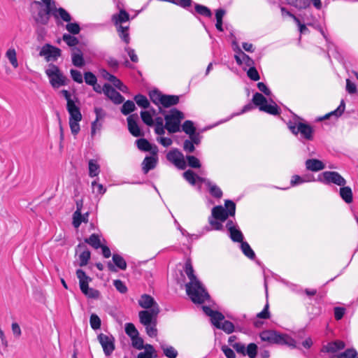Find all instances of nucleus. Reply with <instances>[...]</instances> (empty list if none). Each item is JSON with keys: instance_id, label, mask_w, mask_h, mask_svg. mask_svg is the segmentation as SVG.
<instances>
[{"instance_id": "obj_1", "label": "nucleus", "mask_w": 358, "mask_h": 358, "mask_svg": "<svg viewBox=\"0 0 358 358\" xmlns=\"http://www.w3.org/2000/svg\"><path fill=\"white\" fill-rule=\"evenodd\" d=\"M262 341L268 342L272 344L286 345L292 348H295V341L285 334H278L277 331L271 330L263 331L259 334Z\"/></svg>"}, {"instance_id": "obj_2", "label": "nucleus", "mask_w": 358, "mask_h": 358, "mask_svg": "<svg viewBox=\"0 0 358 358\" xmlns=\"http://www.w3.org/2000/svg\"><path fill=\"white\" fill-rule=\"evenodd\" d=\"M185 286L187 295L194 303H203L209 298L208 292L199 280L189 282Z\"/></svg>"}, {"instance_id": "obj_3", "label": "nucleus", "mask_w": 358, "mask_h": 358, "mask_svg": "<svg viewBox=\"0 0 358 358\" xmlns=\"http://www.w3.org/2000/svg\"><path fill=\"white\" fill-rule=\"evenodd\" d=\"M164 115L165 128L171 133H176L180 131L181 121L185 118L184 114L176 108L171 109L168 114Z\"/></svg>"}, {"instance_id": "obj_4", "label": "nucleus", "mask_w": 358, "mask_h": 358, "mask_svg": "<svg viewBox=\"0 0 358 358\" xmlns=\"http://www.w3.org/2000/svg\"><path fill=\"white\" fill-rule=\"evenodd\" d=\"M45 73L49 78L50 83L53 88H59L67 85L68 79L56 65L50 64L45 70Z\"/></svg>"}, {"instance_id": "obj_5", "label": "nucleus", "mask_w": 358, "mask_h": 358, "mask_svg": "<svg viewBox=\"0 0 358 358\" xmlns=\"http://www.w3.org/2000/svg\"><path fill=\"white\" fill-rule=\"evenodd\" d=\"M225 207L217 206L212 209V216L221 222L225 221L229 216H234L236 212V204L231 200L225 201Z\"/></svg>"}, {"instance_id": "obj_6", "label": "nucleus", "mask_w": 358, "mask_h": 358, "mask_svg": "<svg viewBox=\"0 0 358 358\" xmlns=\"http://www.w3.org/2000/svg\"><path fill=\"white\" fill-rule=\"evenodd\" d=\"M288 128L293 134L297 135L299 133L306 140L311 141L313 138V129L308 124L303 122L296 124L289 122L288 123Z\"/></svg>"}, {"instance_id": "obj_7", "label": "nucleus", "mask_w": 358, "mask_h": 358, "mask_svg": "<svg viewBox=\"0 0 358 358\" xmlns=\"http://www.w3.org/2000/svg\"><path fill=\"white\" fill-rule=\"evenodd\" d=\"M317 180L326 185L334 183L340 187L346 185L345 179L336 171H324L319 176Z\"/></svg>"}, {"instance_id": "obj_8", "label": "nucleus", "mask_w": 358, "mask_h": 358, "mask_svg": "<svg viewBox=\"0 0 358 358\" xmlns=\"http://www.w3.org/2000/svg\"><path fill=\"white\" fill-rule=\"evenodd\" d=\"M98 341L101 344L104 355L110 357L115 350V338L111 334L101 333L97 336Z\"/></svg>"}, {"instance_id": "obj_9", "label": "nucleus", "mask_w": 358, "mask_h": 358, "mask_svg": "<svg viewBox=\"0 0 358 358\" xmlns=\"http://www.w3.org/2000/svg\"><path fill=\"white\" fill-rule=\"evenodd\" d=\"M160 312L159 307L155 306L149 310H141L138 313L140 322L143 325H149L157 323V317Z\"/></svg>"}, {"instance_id": "obj_10", "label": "nucleus", "mask_w": 358, "mask_h": 358, "mask_svg": "<svg viewBox=\"0 0 358 358\" xmlns=\"http://www.w3.org/2000/svg\"><path fill=\"white\" fill-rule=\"evenodd\" d=\"M166 159L180 170H184L187 167V164L183 154L177 148L170 150L166 154Z\"/></svg>"}, {"instance_id": "obj_11", "label": "nucleus", "mask_w": 358, "mask_h": 358, "mask_svg": "<svg viewBox=\"0 0 358 358\" xmlns=\"http://www.w3.org/2000/svg\"><path fill=\"white\" fill-rule=\"evenodd\" d=\"M40 56H44L48 62L56 60L61 55V50L50 44H45L41 48Z\"/></svg>"}, {"instance_id": "obj_12", "label": "nucleus", "mask_w": 358, "mask_h": 358, "mask_svg": "<svg viewBox=\"0 0 358 358\" xmlns=\"http://www.w3.org/2000/svg\"><path fill=\"white\" fill-rule=\"evenodd\" d=\"M103 92L107 96L108 99H110L115 104H120L122 103L124 98L116 91L111 85L109 84H105L103 86Z\"/></svg>"}, {"instance_id": "obj_13", "label": "nucleus", "mask_w": 358, "mask_h": 358, "mask_svg": "<svg viewBox=\"0 0 358 358\" xmlns=\"http://www.w3.org/2000/svg\"><path fill=\"white\" fill-rule=\"evenodd\" d=\"M138 118V116L137 114L131 115L127 117L128 129L135 137L143 136L144 135L136 122Z\"/></svg>"}, {"instance_id": "obj_14", "label": "nucleus", "mask_w": 358, "mask_h": 358, "mask_svg": "<svg viewBox=\"0 0 358 358\" xmlns=\"http://www.w3.org/2000/svg\"><path fill=\"white\" fill-rule=\"evenodd\" d=\"M112 259L114 264H112L110 262H108L107 263V267L110 271L116 272L117 269L115 266H117L118 268L121 270H126L127 262L121 255L118 254H113Z\"/></svg>"}, {"instance_id": "obj_15", "label": "nucleus", "mask_w": 358, "mask_h": 358, "mask_svg": "<svg viewBox=\"0 0 358 358\" xmlns=\"http://www.w3.org/2000/svg\"><path fill=\"white\" fill-rule=\"evenodd\" d=\"M76 275L79 280V285L81 292L83 294H87V291L90 289L89 282L91 281V278L87 276L84 271L82 269H78L76 271Z\"/></svg>"}, {"instance_id": "obj_16", "label": "nucleus", "mask_w": 358, "mask_h": 358, "mask_svg": "<svg viewBox=\"0 0 358 358\" xmlns=\"http://www.w3.org/2000/svg\"><path fill=\"white\" fill-rule=\"evenodd\" d=\"M138 305L144 309H153L155 306L159 307L154 298L149 294L141 295L138 300Z\"/></svg>"}, {"instance_id": "obj_17", "label": "nucleus", "mask_w": 358, "mask_h": 358, "mask_svg": "<svg viewBox=\"0 0 358 358\" xmlns=\"http://www.w3.org/2000/svg\"><path fill=\"white\" fill-rule=\"evenodd\" d=\"M157 163V157L156 155L147 156L142 162V170L145 174L148 173L150 170L154 169Z\"/></svg>"}, {"instance_id": "obj_18", "label": "nucleus", "mask_w": 358, "mask_h": 358, "mask_svg": "<svg viewBox=\"0 0 358 358\" xmlns=\"http://www.w3.org/2000/svg\"><path fill=\"white\" fill-rule=\"evenodd\" d=\"M52 14V10L41 8L38 10L37 15L34 17L35 21L38 24H47L50 20V14Z\"/></svg>"}, {"instance_id": "obj_19", "label": "nucleus", "mask_w": 358, "mask_h": 358, "mask_svg": "<svg viewBox=\"0 0 358 358\" xmlns=\"http://www.w3.org/2000/svg\"><path fill=\"white\" fill-rule=\"evenodd\" d=\"M137 147L139 150L146 152H151L152 155H157L158 149L156 145L154 147L145 138H140L136 141Z\"/></svg>"}, {"instance_id": "obj_20", "label": "nucleus", "mask_w": 358, "mask_h": 358, "mask_svg": "<svg viewBox=\"0 0 358 358\" xmlns=\"http://www.w3.org/2000/svg\"><path fill=\"white\" fill-rule=\"evenodd\" d=\"M66 109L69 113V120L76 121H80L82 120V114L80 108L75 102L66 104Z\"/></svg>"}, {"instance_id": "obj_21", "label": "nucleus", "mask_w": 358, "mask_h": 358, "mask_svg": "<svg viewBox=\"0 0 358 358\" xmlns=\"http://www.w3.org/2000/svg\"><path fill=\"white\" fill-rule=\"evenodd\" d=\"M71 59L73 64L76 67L81 68L85 65L83 55L79 48L72 49Z\"/></svg>"}, {"instance_id": "obj_22", "label": "nucleus", "mask_w": 358, "mask_h": 358, "mask_svg": "<svg viewBox=\"0 0 358 358\" xmlns=\"http://www.w3.org/2000/svg\"><path fill=\"white\" fill-rule=\"evenodd\" d=\"M94 113L96 114V119L92 123V127H91V134L92 136H94L96 133V129H100L101 124H98V121L99 120L103 119L105 117V112L101 108H97L96 107L94 108Z\"/></svg>"}, {"instance_id": "obj_23", "label": "nucleus", "mask_w": 358, "mask_h": 358, "mask_svg": "<svg viewBox=\"0 0 358 358\" xmlns=\"http://www.w3.org/2000/svg\"><path fill=\"white\" fill-rule=\"evenodd\" d=\"M306 167L311 171H319L325 168L324 163L316 159H309L306 161Z\"/></svg>"}, {"instance_id": "obj_24", "label": "nucleus", "mask_w": 358, "mask_h": 358, "mask_svg": "<svg viewBox=\"0 0 358 358\" xmlns=\"http://www.w3.org/2000/svg\"><path fill=\"white\" fill-rule=\"evenodd\" d=\"M149 95L151 101L159 107V113L164 114L166 111L161 107L164 94L158 90H152L150 92Z\"/></svg>"}, {"instance_id": "obj_25", "label": "nucleus", "mask_w": 358, "mask_h": 358, "mask_svg": "<svg viewBox=\"0 0 358 358\" xmlns=\"http://www.w3.org/2000/svg\"><path fill=\"white\" fill-rule=\"evenodd\" d=\"M345 343L341 341H336L329 343L322 348L323 352H336L338 350H343L345 348Z\"/></svg>"}, {"instance_id": "obj_26", "label": "nucleus", "mask_w": 358, "mask_h": 358, "mask_svg": "<svg viewBox=\"0 0 358 358\" xmlns=\"http://www.w3.org/2000/svg\"><path fill=\"white\" fill-rule=\"evenodd\" d=\"M76 210L73 214V225L75 228H78L80 225V217H81V210L83 206V199H78L76 202Z\"/></svg>"}, {"instance_id": "obj_27", "label": "nucleus", "mask_w": 358, "mask_h": 358, "mask_svg": "<svg viewBox=\"0 0 358 358\" xmlns=\"http://www.w3.org/2000/svg\"><path fill=\"white\" fill-rule=\"evenodd\" d=\"M112 20L117 27L119 25H122V23L129 21V15L126 10L122 9L120 10L119 13L113 15Z\"/></svg>"}, {"instance_id": "obj_28", "label": "nucleus", "mask_w": 358, "mask_h": 358, "mask_svg": "<svg viewBox=\"0 0 358 358\" xmlns=\"http://www.w3.org/2000/svg\"><path fill=\"white\" fill-rule=\"evenodd\" d=\"M180 98L177 95L164 94L161 106L164 108H169L179 103Z\"/></svg>"}, {"instance_id": "obj_29", "label": "nucleus", "mask_w": 358, "mask_h": 358, "mask_svg": "<svg viewBox=\"0 0 358 358\" xmlns=\"http://www.w3.org/2000/svg\"><path fill=\"white\" fill-rule=\"evenodd\" d=\"M339 194L342 199L347 203H351L353 201L352 189L350 187L341 186Z\"/></svg>"}, {"instance_id": "obj_30", "label": "nucleus", "mask_w": 358, "mask_h": 358, "mask_svg": "<svg viewBox=\"0 0 358 358\" xmlns=\"http://www.w3.org/2000/svg\"><path fill=\"white\" fill-rule=\"evenodd\" d=\"M52 15L56 18H61L63 21L69 22L71 20L70 14L63 8H54Z\"/></svg>"}, {"instance_id": "obj_31", "label": "nucleus", "mask_w": 358, "mask_h": 358, "mask_svg": "<svg viewBox=\"0 0 358 358\" xmlns=\"http://www.w3.org/2000/svg\"><path fill=\"white\" fill-rule=\"evenodd\" d=\"M117 31L119 34V36L126 43L129 44L130 41V37L129 34V27L119 25L117 27Z\"/></svg>"}, {"instance_id": "obj_32", "label": "nucleus", "mask_w": 358, "mask_h": 358, "mask_svg": "<svg viewBox=\"0 0 358 358\" xmlns=\"http://www.w3.org/2000/svg\"><path fill=\"white\" fill-rule=\"evenodd\" d=\"M287 3L299 10L306 9L310 6V0H287Z\"/></svg>"}, {"instance_id": "obj_33", "label": "nucleus", "mask_w": 358, "mask_h": 358, "mask_svg": "<svg viewBox=\"0 0 358 358\" xmlns=\"http://www.w3.org/2000/svg\"><path fill=\"white\" fill-rule=\"evenodd\" d=\"M261 111L266 112L271 115L280 114V108L275 103L273 104H268V103H266L264 106L261 107Z\"/></svg>"}, {"instance_id": "obj_34", "label": "nucleus", "mask_w": 358, "mask_h": 358, "mask_svg": "<svg viewBox=\"0 0 358 358\" xmlns=\"http://www.w3.org/2000/svg\"><path fill=\"white\" fill-rule=\"evenodd\" d=\"M85 242L95 249H98L101 247L99 237L97 234H92L89 238H85Z\"/></svg>"}, {"instance_id": "obj_35", "label": "nucleus", "mask_w": 358, "mask_h": 358, "mask_svg": "<svg viewBox=\"0 0 358 358\" xmlns=\"http://www.w3.org/2000/svg\"><path fill=\"white\" fill-rule=\"evenodd\" d=\"M225 10L222 8L217 9L215 12V17H216V24L215 27L217 30L222 31V18L225 15Z\"/></svg>"}, {"instance_id": "obj_36", "label": "nucleus", "mask_w": 358, "mask_h": 358, "mask_svg": "<svg viewBox=\"0 0 358 358\" xmlns=\"http://www.w3.org/2000/svg\"><path fill=\"white\" fill-rule=\"evenodd\" d=\"M136 109L135 103L133 101L128 100L125 101L121 108V112L122 114L127 115L134 111Z\"/></svg>"}, {"instance_id": "obj_37", "label": "nucleus", "mask_w": 358, "mask_h": 358, "mask_svg": "<svg viewBox=\"0 0 358 358\" xmlns=\"http://www.w3.org/2000/svg\"><path fill=\"white\" fill-rule=\"evenodd\" d=\"M345 108V103L344 100H342L341 101V103L338 106V107L336 110H334V111H332V112L325 115L324 118V119H327V118H329L331 115H334L336 117H338L341 116L342 114L344 113Z\"/></svg>"}, {"instance_id": "obj_38", "label": "nucleus", "mask_w": 358, "mask_h": 358, "mask_svg": "<svg viewBox=\"0 0 358 358\" xmlns=\"http://www.w3.org/2000/svg\"><path fill=\"white\" fill-rule=\"evenodd\" d=\"M252 102L255 106H259V110H261V107L267 103V100L262 94L256 92L253 95Z\"/></svg>"}, {"instance_id": "obj_39", "label": "nucleus", "mask_w": 358, "mask_h": 358, "mask_svg": "<svg viewBox=\"0 0 358 358\" xmlns=\"http://www.w3.org/2000/svg\"><path fill=\"white\" fill-rule=\"evenodd\" d=\"M99 173V165L97 164V162L94 159H90L89 161V176L90 177H95L98 176Z\"/></svg>"}, {"instance_id": "obj_40", "label": "nucleus", "mask_w": 358, "mask_h": 358, "mask_svg": "<svg viewBox=\"0 0 358 358\" xmlns=\"http://www.w3.org/2000/svg\"><path fill=\"white\" fill-rule=\"evenodd\" d=\"M134 101L137 105L143 108H149L150 103L147 97L144 95L138 94L134 96Z\"/></svg>"}, {"instance_id": "obj_41", "label": "nucleus", "mask_w": 358, "mask_h": 358, "mask_svg": "<svg viewBox=\"0 0 358 358\" xmlns=\"http://www.w3.org/2000/svg\"><path fill=\"white\" fill-rule=\"evenodd\" d=\"M6 56L14 68H17L18 66L16 51L15 49H8L6 53Z\"/></svg>"}, {"instance_id": "obj_42", "label": "nucleus", "mask_w": 358, "mask_h": 358, "mask_svg": "<svg viewBox=\"0 0 358 358\" xmlns=\"http://www.w3.org/2000/svg\"><path fill=\"white\" fill-rule=\"evenodd\" d=\"M185 270L187 275L189 279V282L198 281L196 277L194 274V269L189 260L186 262Z\"/></svg>"}, {"instance_id": "obj_43", "label": "nucleus", "mask_w": 358, "mask_h": 358, "mask_svg": "<svg viewBox=\"0 0 358 358\" xmlns=\"http://www.w3.org/2000/svg\"><path fill=\"white\" fill-rule=\"evenodd\" d=\"M183 178L192 185L196 183V174L192 170L189 169L182 173Z\"/></svg>"}, {"instance_id": "obj_44", "label": "nucleus", "mask_w": 358, "mask_h": 358, "mask_svg": "<svg viewBox=\"0 0 358 358\" xmlns=\"http://www.w3.org/2000/svg\"><path fill=\"white\" fill-rule=\"evenodd\" d=\"M241 250L243 254L248 258L253 259L255 257L254 251L250 248V245L247 242L243 241L241 245Z\"/></svg>"}, {"instance_id": "obj_45", "label": "nucleus", "mask_w": 358, "mask_h": 358, "mask_svg": "<svg viewBox=\"0 0 358 358\" xmlns=\"http://www.w3.org/2000/svg\"><path fill=\"white\" fill-rule=\"evenodd\" d=\"M357 355L354 348L347 349L345 352L334 355L332 358H355Z\"/></svg>"}, {"instance_id": "obj_46", "label": "nucleus", "mask_w": 358, "mask_h": 358, "mask_svg": "<svg viewBox=\"0 0 358 358\" xmlns=\"http://www.w3.org/2000/svg\"><path fill=\"white\" fill-rule=\"evenodd\" d=\"M62 40L70 47H75L78 44V39L69 34H64L62 36Z\"/></svg>"}, {"instance_id": "obj_47", "label": "nucleus", "mask_w": 358, "mask_h": 358, "mask_svg": "<svg viewBox=\"0 0 358 358\" xmlns=\"http://www.w3.org/2000/svg\"><path fill=\"white\" fill-rule=\"evenodd\" d=\"M125 333L130 337V338H133L134 337H136V336L139 335V333L132 323H127L125 324Z\"/></svg>"}, {"instance_id": "obj_48", "label": "nucleus", "mask_w": 358, "mask_h": 358, "mask_svg": "<svg viewBox=\"0 0 358 358\" xmlns=\"http://www.w3.org/2000/svg\"><path fill=\"white\" fill-rule=\"evenodd\" d=\"M182 131L188 135L193 134L196 132V129L191 120H186L182 125Z\"/></svg>"}, {"instance_id": "obj_49", "label": "nucleus", "mask_w": 358, "mask_h": 358, "mask_svg": "<svg viewBox=\"0 0 358 358\" xmlns=\"http://www.w3.org/2000/svg\"><path fill=\"white\" fill-rule=\"evenodd\" d=\"M207 187H208L209 192L213 196L217 199H220L222 196V191L216 185L213 184L210 182V185H208Z\"/></svg>"}, {"instance_id": "obj_50", "label": "nucleus", "mask_w": 358, "mask_h": 358, "mask_svg": "<svg viewBox=\"0 0 358 358\" xmlns=\"http://www.w3.org/2000/svg\"><path fill=\"white\" fill-rule=\"evenodd\" d=\"M90 252L87 249H85L79 255V265L80 266L87 265L90 259Z\"/></svg>"}, {"instance_id": "obj_51", "label": "nucleus", "mask_w": 358, "mask_h": 358, "mask_svg": "<svg viewBox=\"0 0 358 358\" xmlns=\"http://www.w3.org/2000/svg\"><path fill=\"white\" fill-rule=\"evenodd\" d=\"M217 329H222L227 334H231L234 331V325L228 320L224 321L220 326L217 325Z\"/></svg>"}, {"instance_id": "obj_52", "label": "nucleus", "mask_w": 358, "mask_h": 358, "mask_svg": "<svg viewBox=\"0 0 358 358\" xmlns=\"http://www.w3.org/2000/svg\"><path fill=\"white\" fill-rule=\"evenodd\" d=\"M195 10L196 13L203 16L210 17L212 15L210 10L208 7L203 5L197 3L195 4Z\"/></svg>"}, {"instance_id": "obj_53", "label": "nucleus", "mask_w": 358, "mask_h": 358, "mask_svg": "<svg viewBox=\"0 0 358 358\" xmlns=\"http://www.w3.org/2000/svg\"><path fill=\"white\" fill-rule=\"evenodd\" d=\"M186 160L187 161L188 166L191 168L199 169L201 166L199 159L193 155H187Z\"/></svg>"}, {"instance_id": "obj_54", "label": "nucleus", "mask_w": 358, "mask_h": 358, "mask_svg": "<svg viewBox=\"0 0 358 358\" xmlns=\"http://www.w3.org/2000/svg\"><path fill=\"white\" fill-rule=\"evenodd\" d=\"M230 232V238L234 242L242 243L243 241V236L241 231L236 229V228L229 231Z\"/></svg>"}, {"instance_id": "obj_55", "label": "nucleus", "mask_w": 358, "mask_h": 358, "mask_svg": "<svg viewBox=\"0 0 358 358\" xmlns=\"http://www.w3.org/2000/svg\"><path fill=\"white\" fill-rule=\"evenodd\" d=\"M141 117L143 122L148 126L151 127L154 124V121L150 111H141Z\"/></svg>"}, {"instance_id": "obj_56", "label": "nucleus", "mask_w": 358, "mask_h": 358, "mask_svg": "<svg viewBox=\"0 0 358 358\" xmlns=\"http://www.w3.org/2000/svg\"><path fill=\"white\" fill-rule=\"evenodd\" d=\"M91 327L94 329H99L101 327V321L99 317L96 314H92L90 319Z\"/></svg>"}, {"instance_id": "obj_57", "label": "nucleus", "mask_w": 358, "mask_h": 358, "mask_svg": "<svg viewBox=\"0 0 358 358\" xmlns=\"http://www.w3.org/2000/svg\"><path fill=\"white\" fill-rule=\"evenodd\" d=\"M257 348V345L255 343H250L245 350V355H247L250 358L256 357Z\"/></svg>"}, {"instance_id": "obj_58", "label": "nucleus", "mask_w": 358, "mask_h": 358, "mask_svg": "<svg viewBox=\"0 0 358 358\" xmlns=\"http://www.w3.org/2000/svg\"><path fill=\"white\" fill-rule=\"evenodd\" d=\"M210 319L213 325L217 327V325L220 326L221 324L220 322L224 319V317L221 313L215 310Z\"/></svg>"}, {"instance_id": "obj_59", "label": "nucleus", "mask_w": 358, "mask_h": 358, "mask_svg": "<svg viewBox=\"0 0 358 358\" xmlns=\"http://www.w3.org/2000/svg\"><path fill=\"white\" fill-rule=\"evenodd\" d=\"M249 69L247 72L248 76L254 81H257L260 79L259 74L254 66H249Z\"/></svg>"}, {"instance_id": "obj_60", "label": "nucleus", "mask_w": 358, "mask_h": 358, "mask_svg": "<svg viewBox=\"0 0 358 358\" xmlns=\"http://www.w3.org/2000/svg\"><path fill=\"white\" fill-rule=\"evenodd\" d=\"M162 350L164 355L169 358H176L178 355L177 350L172 346L162 347Z\"/></svg>"}, {"instance_id": "obj_61", "label": "nucleus", "mask_w": 358, "mask_h": 358, "mask_svg": "<svg viewBox=\"0 0 358 358\" xmlns=\"http://www.w3.org/2000/svg\"><path fill=\"white\" fill-rule=\"evenodd\" d=\"M66 30L72 34H78L80 31L79 24L76 22L71 23L70 22L66 25Z\"/></svg>"}, {"instance_id": "obj_62", "label": "nucleus", "mask_w": 358, "mask_h": 358, "mask_svg": "<svg viewBox=\"0 0 358 358\" xmlns=\"http://www.w3.org/2000/svg\"><path fill=\"white\" fill-rule=\"evenodd\" d=\"M84 78L85 83L89 85H94L96 83V77L92 72H85Z\"/></svg>"}, {"instance_id": "obj_63", "label": "nucleus", "mask_w": 358, "mask_h": 358, "mask_svg": "<svg viewBox=\"0 0 358 358\" xmlns=\"http://www.w3.org/2000/svg\"><path fill=\"white\" fill-rule=\"evenodd\" d=\"M113 285L116 289L121 294H124L127 292V287L121 280H113Z\"/></svg>"}, {"instance_id": "obj_64", "label": "nucleus", "mask_w": 358, "mask_h": 358, "mask_svg": "<svg viewBox=\"0 0 358 358\" xmlns=\"http://www.w3.org/2000/svg\"><path fill=\"white\" fill-rule=\"evenodd\" d=\"M132 346L137 350H142L144 348L143 340L139 337V335L131 338Z\"/></svg>"}]
</instances>
